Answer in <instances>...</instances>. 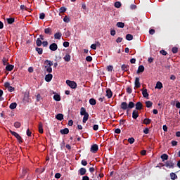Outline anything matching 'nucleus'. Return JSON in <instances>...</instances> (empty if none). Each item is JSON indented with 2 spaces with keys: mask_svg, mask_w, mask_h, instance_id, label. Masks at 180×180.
I'll return each mask as SVG.
<instances>
[{
  "mask_svg": "<svg viewBox=\"0 0 180 180\" xmlns=\"http://www.w3.org/2000/svg\"><path fill=\"white\" fill-rule=\"evenodd\" d=\"M133 108H134V103L132 101H130L129 104H127L126 102H122L121 103V109H122V110H127V109H133Z\"/></svg>",
  "mask_w": 180,
  "mask_h": 180,
  "instance_id": "obj_1",
  "label": "nucleus"
},
{
  "mask_svg": "<svg viewBox=\"0 0 180 180\" xmlns=\"http://www.w3.org/2000/svg\"><path fill=\"white\" fill-rule=\"evenodd\" d=\"M45 64H46L45 66V72H48L49 74L53 72V68H51L53 62H51V60H45Z\"/></svg>",
  "mask_w": 180,
  "mask_h": 180,
  "instance_id": "obj_2",
  "label": "nucleus"
},
{
  "mask_svg": "<svg viewBox=\"0 0 180 180\" xmlns=\"http://www.w3.org/2000/svg\"><path fill=\"white\" fill-rule=\"evenodd\" d=\"M66 84L72 89H75L77 88V83L75 82H74V81L66 80Z\"/></svg>",
  "mask_w": 180,
  "mask_h": 180,
  "instance_id": "obj_3",
  "label": "nucleus"
},
{
  "mask_svg": "<svg viewBox=\"0 0 180 180\" xmlns=\"http://www.w3.org/2000/svg\"><path fill=\"white\" fill-rule=\"evenodd\" d=\"M10 133L11 134H12V136H15V138L17 139L18 141H19V143H22V137L20 136V135H19V134L12 131V130H10Z\"/></svg>",
  "mask_w": 180,
  "mask_h": 180,
  "instance_id": "obj_4",
  "label": "nucleus"
},
{
  "mask_svg": "<svg viewBox=\"0 0 180 180\" xmlns=\"http://www.w3.org/2000/svg\"><path fill=\"white\" fill-rule=\"evenodd\" d=\"M98 150H99L98 145L94 144V145L91 146L90 151H91V153L96 154V153L98 151Z\"/></svg>",
  "mask_w": 180,
  "mask_h": 180,
  "instance_id": "obj_5",
  "label": "nucleus"
},
{
  "mask_svg": "<svg viewBox=\"0 0 180 180\" xmlns=\"http://www.w3.org/2000/svg\"><path fill=\"white\" fill-rule=\"evenodd\" d=\"M141 91H142V95L143 98H146L147 99H148L149 94L147 89H143Z\"/></svg>",
  "mask_w": 180,
  "mask_h": 180,
  "instance_id": "obj_6",
  "label": "nucleus"
},
{
  "mask_svg": "<svg viewBox=\"0 0 180 180\" xmlns=\"http://www.w3.org/2000/svg\"><path fill=\"white\" fill-rule=\"evenodd\" d=\"M49 49L51 51H56L58 49V46H57V44L53 43L49 46Z\"/></svg>",
  "mask_w": 180,
  "mask_h": 180,
  "instance_id": "obj_7",
  "label": "nucleus"
},
{
  "mask_svg": "<svg viewBox=\"0 0 180 180\" xmlns=\"http://www.w3.org/2000/svg\"><path fill=\"white\" fill-rule=\"evenodd\" d=\"M134 85H135V88H140L141 86V84H140V78L136 77Z\"/></svg>",
  "mask_w": 180,
  "mask_h": 180,
  "instance_id": "obj_8",
  "label": "nucleus"
},
{
  "mask_svg": "<svg viewBox=\"0 0 180 180\" xmlns=\"http://www.w3.org/2000/svg\"><path fill=\"white\" fill-rule=\"evenodd\" d=\"M105 96H107V98H108V99H110V98H112V96H113V93H112V90H110V89H108L106 90Z\"/></svg>",
  "mask_w": 180,
  "mask_h": 180,
  "instance_id": "obj_9",
  "label": "nucleus"
},
{
  "mask_svg": "<svg viewBox=\"0 0 180 180\" xmlns=\"http://www.w3.org/2000/svg\"><path fill=\"white\" fill-rule=\"evenodd\" d=\"M51 79H53L52 74H48L45 76V81H46V82H50V81H51Z\"/></svg>",
  "mask_w": 180,
  "mask_h": 180,
  "instance_id": "obj_10",
  "label": "nucleus"
},
{
  "mask_svg": "<svg viewBox=\"0 0 180 180\" xmlns=\"http://www.w3.org/2000/svg\"><path fill=\"white\" fill-rule=\"evenodd\" d=\"M165 167H167V168H173L174 163L172 162V161H167L165 163Z\"/></svg>",
  "mask_w": 180,
  "mask_h": 180,
  "instance_id": "obj_11",
  "label": "nucleus"
},
{
  "mask_svg": "<svg viewBox=\"0 0 180 180\" xmlns=\"http://www.w3.org/2000/svg\"><path fill=\"white\" fill-rule=\"evenodd\" d=\"M64 61H66V63H69V61H71V56L68 53H67L64 57H63Z\"/></svg>",
  "mask_w": 180,
  "mask_h": 180,
  "instance_id": "obj_12",
  "label": "nucleus"
},
{
  "mask_svg": "<svg viewBox=\"0 0 180 180\" xmlns=\"http://www.w3.org/2000/svg\"><path fill=\"white\" fill-rule=\"evenodd\" d=\"M136 110H141L143 109V104L141 103V102L136 103Z\"/></svg>",
  "mask_w": 180,
  "mask_h": 180,
  "instance_id": "obj_13",
  "label": "nucleus"
},
{
  "mask_svg": "<svg viewBox=\"0 0 180 180\" xmlns=\"http://www.w3.org/2000/svg\"><path fill=\"white\" fill-rule=\"evenodd\" d=\"M53 99L56 102H60L61 101V96H60V94H55L53 96Z\"/></svg>",
  "mask_w": 180,
  "mask_h": 180,
  "instance_id": "obj_14",
  "label": "nucleus"
},
{
  "mask_svg": "<svg viewBox=\"0 0 180 180\" xmlns=\"http://www.w3.org/2000/svg\"><path fill=\"white\" fill-rule=\"evenodd\" d=\"M80 115L82 116H84L85 115H88V112H86V110L85 109V108L82 107L80 109Z\"/></svg>",
  "mask_w": 180,
  "mask_h": 180,
  "instance_id": "obj_15",
  "label": "nucleus"
},
{
  "mask_svg": "<svg viewBox=\"0 0 180 180\" xmlns=\"http://www.w3.org/2000/svg\"><path fill=\"white\" fill-rule=\"evenodd\" d=\"M79 172L82 176L85 175V174H86V169L82 167L79 169Z\"/></svg>",
  "mask_w": 180,
  "mask_h": 180,
  "instance_id": "obj_16",
  "label": "nucleus"
},
{
  "mask_svg": "<svg viewBox=\"0 0 180 180\" xmlns=\"http://www.w3.org/2000/svg\"><path fill=\"white\" fill-rule=\"evenodd\" d=\"M133 119H137L139 117V111L137 110H134L132 112Z\"/></svg>",
  "mask_w": 180,
  "mask_h": 180,
  "instance_id": "obj_17",
  "label": "nucleus"
},
{
  "mask_svg": "<svg viewBox=\"0 0 180 180\" xmlns=\"http://www.w3.org/2000/svg\"><path fill=\"white\" fill-rule=\"evenodd\" d=\"M162 83L161 82H158L156 83V86H155V89H162Z\"/></svg>",
  "mask_w": 180,
  "mask_h": 180,
  "instance_id": "obj_18",
  "label": "nucleus"
},
{
  "mask_svg": "<svg viewBox=\"0 0 180 180\" xmlns=\"http://www.w3.org/2000/svg\"><path fill=\"white\" fill-rule=\"evenodd\" d=\"M61 36H63L61 32H56L54 34V39H56V40H60V39H61Z\"/></svg>",
  "mask_w": 180,
  "mask_h": 180,
  "instance_id": "obj_19",
  "label": "nucleus"
},
{
  "mask_svg": "<svg viewBox=\"0 0 180 180\" xmlns=\"http://www.w3.org/2000/svg\"><path fill=\"white\" fill-rule=\"evenodd\" d=\"M56 119H57V120H63V119H64V115L59 113L58 115H56Z\"/></svg>",
  "mask_w": 180,
  "mask_h": 180,
  "instance_id": "obj_20",
  "label": "nucleus"
},
{
  "mask_svg": "<svg viewBox=\"0 0 180 180\" xmlns=\"http://www.w3.org/2000/svg\"><path fill=\"white\" fill-rule=\"evenodd\" d=\"M60 133L61 134H68V133H70V129H68V128H65L60 130Z\"/></svg>",
  "mask_w": 180,
  "mask_h": 180,
  "instance_id": "obj_21",
  "label": "nucleus"
},
{
  "mask_svg": "<svg viewBox=\"0 0 180 180\" xmlns=\"http://www.w3.org/2000/svg\"><path fill=\"white\" fill-rule=\"evenodd\" d=\"M39 132L41 134H43L44 130H43V124L41 122H39Z\"/></svg>",
  "mask_w": 180,
  "mask_h": 180,
  "instance_id": "obj_22",
  "label": "nucleus"
},
{
  "mask_svg": "<svg viewBox=\"0 0 180 180\" xmlns=\"http://www.w3.org/2000/svg\"><path fill=\"white\" fill-rule=\"evenodd\" d=\"M139 72H144V66L143 65L139 66L137 73L139 74Z\"/></svg>",
  "mask_w": 180,
  "mask_h": 180,
  "instance_id": "obj_23",
  "label": "nucleus"
},
{
  "mask_svg": "<svg viewBox=\"0 0 180 180\" xmlns=\"http://www.w3.org/2000/svg\"><path fill=\"white\" fill-rule=\"evenodd\" d=\"M150 123H151V120L149 118H146L143 121V124H150Z\"/></svg>",
  "mask_w": 180,
  "mask_h": 180,
  "instance_id": "obj_24",
  "label": "nucleus"
},
{
  "mask_svg": "<svg viewBox=\"0 0 180 180\" xmlns=\"http://www.w3.org/2000/svg\"><path fill=\"white\" fill-rule=\"evenodd\" d=\"M89 118V114H86L83 117V123H86L88 122V119Z\"/></svg>",
  "mask_w": 180,
  "mask_h": 180,
  "instance_id": "obj_25",
  "label": "nucleus"
},
{
  "mask_svg": "<svg viewBox=\"0 0 180 180\" xmlns=\"http://www.w3.org/2000/svg\"><path fill=\"white\" fill-rule=\"evenodd\" d=\"M122 71H129V65H122L121 67Z\"/></svg>",
  "mask_w": 180,
  "mask_h": 180,
  "instance_id": "obj_26",
  "label": "nucleus"
},
{
  "mask_svg": "<svg viewBox=\"0 0 180 180\" xmlns=\"http://www.w3.org/2000/svg\"><path fill=\"white\" fill-rule=\"evenodd\" d=\"M7 23H8V25H12V23H13L15 22V19L13 18H7Z\"/></svg>",
  "mask_w": 180,
  "mask_h": 180,
  "instance_id": "obj_27",
  "label": "nucleus"
},
{
  "mask_svg": "<svg viewBox=\"0 0 180 180\" xmlns=\"http://www.w3.org/2000/svg\"><path fill=\"white\" fill-rule=\"evenodd\" d=\"M44 33L46 34H51V28L48 27L44 30Z\"/></svg>",
  "mask_w": 180,
  "mask_h": 180,
  "instance_id": "obj_28",
  "label": "nucleus"
},
{
  "mask_svg": "<svg viewBox=\"0 0 180 180\" xmlns=\"http://www.w3.org/2000/svg\"><path fill=\"white\" fill-rule=\"evenodd\" d=\"M6 71H12L13 70V65H7L6 67Z\"/></svg>",
  "mask_w": 180,
  "mask_h": 180,
  "instance_id": "obj_29",
  "label": "nucleus"
},
{
  "mask_svg": "<svg viewBox=\"0 0 180 180\" xmlns=\"http://www.w3.org/2000/svg\"><path fill=\"white\" fill-rule=\"evenodd\" d=\"M16 106H18V104L16 103H12L10 105L9 108H10V109L13 110V109H16Z\"/></svg>",
  "mask_w": 180,
  "mask_h": 180,
  "instance_id": "obj_30",
  "label": "nucleus"
},
{
  "mask_svg": "<svg viewBox=\"0 0 180 180\" xmlns=\"http://www.w3.org/2000/svg\"><path fill=\"white\" fill-rule=\"evenodd\" d=\"M89 103L90 105H92L94 106L96 105V100H95L94 98H90Z\"/></svg>",
  "mask_w": 180,
  "mask_h": 180,
  "instance_id": "obj_31",
  "label": "nucleus"
},
{
  "mask_svg": "<svg viewBox=\"0 0 180 180\" xmlns=\"http://www.w3.org/2000/svg\"><path fill=\"white\" fill-rule=\"evenodd\" d=\"M117 27L123 29V27H124V24L122 22H117Z\"/></svg>",
  "mask_w": 180,
  "mask_h": 180,
  "instance_id": "obj_32",
  "label": "nucleus"
},
{
  "mask_svg": "<svg viewBox=\"0 0 180 180\" xmlns=\"http://www.w3.org/2000/svg\"><path fill=\"white\" fill-rule=\"evenodd\" d=\"M161 159L162 160V161H167V160H168V155L167 154L162 155Z\"/></svg>",
  "mask_w": 180,
  "mask_h": 180,
  "instance_id": "obj_33",
  "label": "nucleus"
},
{
  "mask_svg": "<svg viewBox=\"0 0 180 180\" xmlns=\"http://www.w3.org/2000/svg\"><path fill=\"white\" fill-rule=\"evenodd\" d=\"M20 126H22V124L19 122H15L14 123V127H15V129H19Z\"/></svg>",
  "mask_w": 180,
  "mask_h": 180,
  "instance_id": "obj_34",
  "label": "nucleus"
},
{
  "mask_svg": "<svg viewBox=\"0 0 180 180\" xmlns=\"http://www.w3.org/2000/svg\"><path fill=\"white\" fill-rule=\"evenodd\" d=\"M126 39H127V40H129V41H130V40H133V35H131L130 34H127L126 35Z\"/></svg>",
  "mask_w": 180,
  "mask_h": 180,
  "instance_id": "obj_35",
  "label": "nucleus"
},
{
  "mask_svg": "<svg viewBox=\"0 0 180 180\" xmlns=\"http://www.w3.org/2000/svg\"><path fill=\"white\" fill-rule=\"evenodd\" d=\"M43 42H41V41L40 40V38H38L36 41V44L38 47H40V46H41Z\"/></svg>",
  "mask_w": 180,
  "mask_h": 180,
  "instance_id": "obj_36",
  "label": "nucleus"
},
{
  "mask_svg": "<svg viewBox=\"0 0 180 180\" xmlns=\"http://www.w3.org/2000/svg\"><path fill=\"white\" fill-rule=\"evenodd\" d=\"M146 108H151L153 106V102L148 101L146 102Z\"/></svg>",
  "mask_w": 180,
  "mask_h": 180,
  "instance_id": "obj_37",
  "label": "nucleus"
},
{
  "mask_svg": "<svg viewBox=\"0 0 180 180\" xmlns=\"http://www.w3.org/2000/svg\"><path fill=\"white\" fill-rule=\"evenodd\" d=\"M171 179L175 180L176 178H178V176L175 174V173H171L170 174Z\"/></svg>",
  "mask_w": 180,
  "mask_h": 180,
  "instance_id": "obj_38",
  "label": "nucleus"
},
{
  "mask_svg": "<svg viewBox=\"0 0 180 180\" xmlns=\"http://www.w3.org/2000/svg\"><path fill=\"white\" fill-rule=\"evenodd\" d=\"M70 18H68V16L65 15L63 18V22H65V23H70Z\"/></svg>",
  "mask_w": 180,
  "mask_h": 180,
  "instance_id": "obj_39",
  "label": "nucleus"
},
{
  "mask_svg": "<svg viewBox=\"0 0 180 180\" xmlns=\"http://www.w3.org/2000/svg\"><path fill=\"white\" fill-rule=\"evenodd\" d=\"M36 51H37L38 54H43V49L41 48H36Z\"/></svg>",
  "mask_w": 180,
  "mask_h": 180,
  "instance_id": "obj_40",
  "label": "nucleus"
},
{
  "mask_svg": "<svg viewBox=\"0 0 180 180\" xmlns=\"http://www.w3.org/2000/svg\"><path fill=\"white\" fill-rule=\"evenodd\" d=\"M66 11H67V8L65 7H61L59 9L60 13H64V12H65Z\"/></svg>",
  "mask_w": 180,
  "mask_h": 180,
  "instance_id": "obj_41",
  "label": "nucleus"
},
{
  "mask_svg": "<svg viewBox=\"0 0 180 180\" xmlns=\"http://www.w3.org/2000/svg\"><path fill=\"white\" fill-rule=\"evenodd\" d=\"M115 8H120L122 6V4L120 1H117L115 3Z\"/></svg>",
  "mask_w": 180,
  "mask_h": 180,
  "instance_id": "obj_42",
  "label": "nucleus"
},
{
  "mask_svg": "<svg viewBox=\"0 0 180 180\" xmlns=\"http://www.w3.org/2000/svg\"><path fill=\"white\" fill-rule=\"evenodd\" d=\"M128 143H129V144H133V143H134V138H133V137L129 138Z\"/></svg>",
  "mask_w": 180,
  "mask_h": 180,
  "instance_id": "obj_43",
  "label": "nucleus"
},
{
  "mask_svg": "<svg viewBox=\"0 0 180 180\" xmlns=\"http://www.w3.org/2000/svg\"><path fill=\"white\" fill-rule=\"evenodd\" d=\"M27 172V170H26V169H22L21 177L23 178V176H25V175H26Z\"/></svg>",
  "mask_w": 180,
  "mask_h": 180,
  "instance_id": "obj_44",
  "label": "nucleus"
},
{
  "mask_svg": "<svg viewBox=\"0 0 180 180\" xmlns=\"http://www.w3.org/2000/svg\"><path fill=\"white\" fill-rule=\"evenodd\" d=\"M107 70L109 72H112V71H113V67L112 65H108Z\"/></svg>",
  "mask_w": 180,
  "mask_h": 180,
  "instance_id": "obj_45",
  "label": "nucleus"
},
{
  "mask_svg": "<svg viewBox=\"0 0 180 180\" xmlns=\"http://www.w3.org/2000/svg\"><path fill=\"white\" fill-rule=\"evenodd\" d=\"M172 53H174V54H176V53H178V48L177 47H173L172 49Z\"/></svg>",
  "mask_w": 180,
  "mask_h": 180,
  "instance_id": "obj_46",
  "label": "nucleus"
},
{
  "mask_svg": "<svg viewBox=\"0 0 180 180\" xmlns=\"http://www.w3.org/2000/svg\"><path fill=\"white\" fill-rule=\"evenodd\" d=\"M44 18H46V14H44V13H41L39 14V19H44Z\"/></svg>",
  "mask_w": 180,
  "mask_h": 180,
  "instance_id": "obj_47",
  "label": "nucleus"
},
{
  "mask_svg": "<svg viewBox=\"0 0 180 180\" xmlns=\"http://www.w3.org/2000/svg\"><path fill=\"white\" fill-rule=\"evenodd\" d=\"M82 165H84V167H86V165H88V162H86V160H82Z\"/></svg>",
  "mask_w": 180,
  "mask_h": 180,
  "instance_id": "obj_48",
  "label": "nucleus"
},
{
  "mask_svg": "<svg viewBox=\"0 0 180 180\" xmlns=\"http://www.w3.org/2000/svg\"><path fill=\"white\" fill-rule=\"evenodd\" d=\"M2 61L4 65H6V64H8V59H6V58H4Z\"/></svg>",
  "mask_w": 180,
  "mask_h": 180,
  "instance_id": "obj_49",
  "label": "nucleus"
},
{
  "mask_svg": "<svg viewBox=\"0 0 180 180\" xmlns=\"http://www.w3.org/2000/svg\"><path fill=\"white\" fill-rule=\"evenodd\" d=\"M63 47H70V42L68 41L63 42Z\"/></svg>",
  "mask_w": 180,
  "mask_h": 180,
  "instance_id": "obj_50",
  "label": "nucleus"
},
{
  "mask_svg": "<svg viewBox=\"0 0 180 180\" xmlns=\"http://www.w3.org/2000/svg\"><path fill=\"white\" fill-rule=\"evenodd\" d=\"M160 54H162V56H167V54H168V53H167V51H165V50H161L160 51Z\"/></svg>",
  "mask_w": 180,
  "mask_h": 180,
  "instance_id": "obj_51",
  "label": "nucleus"
},
{
  "mask_svg": "<svg viewBox=\"0 0 180 180\" xmlns=\"http://www.w3.org/2000/svg\"><path fill=\"white\" fill-rule=\"evenodd\" d=\"M55 178H56V179H60V178H61V174L60 173H56L55 174Z\"/></svg>",
  "mask_w": 180,
  "mask_h": 180,
  "instance_id": "obj_52",
  "label": "nucleus"
},
{
  "mask_svg": "<svg viewBox=\"0 0 180 180\" xmlns=\"http://www.w3.org/2000/svg\"><path fill=\"white\" fill-rule=\"evenodd\" d=\"M98 129H99V125H98V124L94 125L93 129L95 130V131H96Z\"/></svg>",
  "mask_w": 180,
  "mask_h": 180,
  "instance_id": "obj_53",
  "label": "nucleus"
},
{
  "mask_svg": "<svg viewBox=\"0 0 180 180\" xmlns=\"http://www.w3.org/2000/svg\"><path fill=\"white\" fill-rule=\"evenodd\" d=\"M42 45L44 47H47V46H49V42L47 41H44Z\"/></svg>",
  "mask_w": 180,
  "mask_h": 180,
  "instance_id": "obj_54",
  "label": "nucleus"
},
{
  "mask_svg": "<svg viewBox=\"0 0 180 180\" xmlns=\"http://www.w3.org/2000/svg\"><path fill=\"white\" fill-rule=\"evenodd\" d=\"M86 61H88L89 63H91V61H92L91 56H86Z\"/></svg>",
  "mask_w": 180,
  "mask_h": 180,
  "instance_id": "obj_55",
  "label": "nucleus"
},
{
  "mask_svg": "<svg viewBox=\"0 0 180 180\" xmlns=\"http://www.w3.org/2000/svg\"><path fill=\"white\" fill-rule=\"evenodd\" d=\"M149 132H150V129H148V128H145V129H143V133H144L145 134H148Z\"/></svg>",
  "mask_w": 180,
  "mask_h": 180,
  "instance_id": "obj_56",
  "label": "nucleus"
},
{
  "mask_svg": "<svg viewBox=\"0 0 180 180\" xmlns=\"http://www.w3.org/2000/svg\"><path fill=\"white\" fill-rule=\"evenodd\" d=\"M127 94H131V92H133V90L131 89V87H128L127 89Z\"/></svg>",
  "mask_w": 180,
  "mask_h": 180,
  "instance_id": "obj_57",
  "label": "nucleus"
},
{
  "mask_svg": "<svg viewBox=\"0 0 180 180\" xmlns=\"http://www.w3.org/2000/svg\"><path fill=\"white\" fill-rule=\"evenodd\" d=\"M122 40H123V38H122V37H118V38L116 39V41H117V43H122Z\"/></svg>",
  "mask_w": 180,
  "mask_h": 180,
  "instance_id": "obj_58",
  "label": "nucleus"
},
{
  "mask_svg": "<svg viewBox=\"0 0 180 180\" xmlns=\"http://www.w3.org/2000/svg\"><path fill=\"white\" fill-rule=\"evenodd\" d=\"M8 91H9V92H13V91H15V89L13 87H12L11 86H10L8 88Z\"/></svg>",
  "mask_w": 180,
  "mask_h": 180,
  "instance_id": "obj_59",
  "label": "nucleus"
},
{
  "mask_svg": "<svg viewBox=\"0 0 180 180\" xmlns=\"http://www.w3.org/2000/svg\"><path fill=\"white\" fill-rule=\"evenodd\" d=\"M27 136H28V137H30L32 136V132L29 129L27 130Z\"/></svg>",
  "mask_w": 180,
  "mask_h": 180,
  "instance_id": "obj_60",
  "label": "nucleus"
},
{
  "mask_svg": "<svg viewBox=\"0 0 180 180\" xmlns=\"http://www.w3.org/2000/svg\"><path fill=\"white\" fill-rule=\"evenodd\" d=\"M91 49H92V50H96V44H91Z\"/></svg>",
  "mask_w": 180,
  "mask_h": 180,
  "instance_id": "obj_61",
  "label": "nucleus"
},
{
  "mask_svg": "<svg viewBox=\"0 0 180 180\" xmlns=\"http://www.w3.org/2000/svg\"><path fill=\"white\" fill-rule=\"evenodd\" d=\"M4 86H5V88H9L10 86H11V84H9V82H6L5 84H4Z\"/></svg>",
  "mask_w": 180,
  "mask_h": 180,
  "instance_id": "obj_62",
  "label": "nucleus"
},
{
  "mask_svg": "<svg viewBox=\"0 0 180 180\" xmlns=\"http://www.w3.org/2000/svg\"><path fill=\"white\" fill-rule=\"evenodd\" d=\"M68 126H72V124H74V121H72V120H70L68 121Z\"/></svg>",
  "mask_w": 180,
  "mask_h": 180,
  "instance_id": "obj_63",
  "label": "nucleus"
},
{
  "mask_svg": "<svg viewBox=\"0 0 180 180\" xmlns=\"http://www.w3.org/2000/svg\"><path fill=\"white\" fill-rule=\"evenodd\" d=\"M82 180H89V177L88 176H84Z\"/></svg>",
  "mask_w": 180,
  "mask_h": 180,
  "instance_id": "obj_64",
  "label": "nucleus"
}]
</instances>
